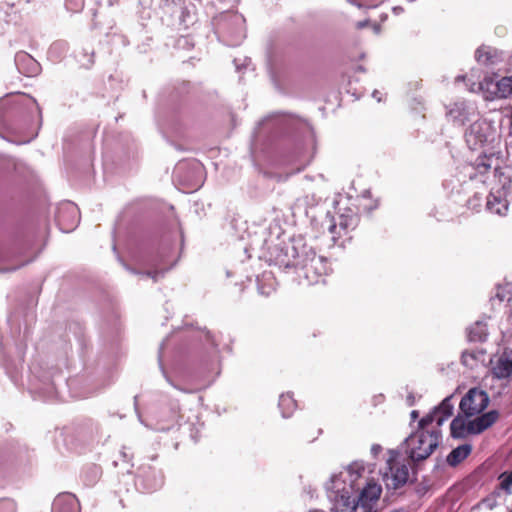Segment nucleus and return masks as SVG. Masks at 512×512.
Instances as JSON below:
<instances>
[{"mask_svg": "<svg viewBox=\"0 0 512 512\" xmlns=\"http://www.w3.org/2000/svg\"><path fill=\"white\" fill-rule=\"evenodd\" d=\"M347 235L344 234L342 230L337 229L334 234H332V240L333 242H337L340 238L346 237Z\"/></svg>", "mask_w": 512, "mask_h": 512, "instance_id": "25", "label": "nucleus"}, {"mask_svg": "<svg viewBox=\"0 0 512 512\" xmlns=\"http://www.w3.org/2000/svg\"><path fill=\"white\" fill-rule=\"evenodd\" d=\"M499 413L496 410L489 411L468 423L469 433L479 434L491 427L498 419Z\"/></svg>", "mask_w": 512, "mask_h": 512, "instance_id": "10", "label": "nucleus"}, {"mask_svg": "<svg viewBox=\"0 0 512 512\" xmlns=\"http://www.w3.org/2000/svg\"><path fill=\"white\" fill-rule=\"evenodd\" d=\"M365 512H372L371 507H369V509L366 510Z\"/></svg>", "mask_w": 512, "mask_h": 512, "instance_id": "32", "label": "nucleus"}, {"mask_svg": "<svg viewBox=\"0 0 512 512\" xmlns=\"http://www.w3.org/2000/svg\"><path fill=\"white\" fill-rule=\"evenodd\" d=\"M52 512H80L79 501L71 493L59 494L53 501Z\"/></svg>", "mask_w": 512, "mask_h": 512, "instance_id": "9", "label": "nucleus"}, {"mask_svg": "<svg viewBox=\"0 0 512 512\" xmlns=\"http://www.w3.org/2000/svg\"><path fill=\"white\" fill-rule=\"evenodd\" d=\"M65 6L67 10L77 13L80 12L84 7V0H66Z\"/></svg>", "mask_w": 512, "mask_h": 512, "instance_id": "22", "label": "nucleus"}, {"mask_svg": "<svg viewBox=\"0 0 512 512\" xmlns=\"http://www.w3.org/2000/svg\"><path fill=\"white\" fill-rule=\"evenodd\" d=\"M472 446L469 444H463L453 449L447 456V463L451 467H456L458 464L463 462L471 453Z\"/></svg>", "mask_w": 512, "mask_h": 512, "instance_id": "14", "label": "nucleus"}, {"mask_svg": "<svg viewBox=\"0 0 512 512\" xmlns=\"http://www.w3.org/2000/svg\"><path fill=\"white\" fill-rule=\"evenodd\" d=\"M362 197H363V201L370 200V198H371V192H370V191H365V192L363 193V196H362Z\"/></svg>", "mask_w": 512, "mask_h": 512, "instance_id": "28", "label": "nucleus"}, {"mask_svg": "<svg viewBox=\"0 0 512 512\" xmlns=\"http://www.w3.org/2000/svg\"><path fill=\"white\" fill-rule=\"evenodd\" d=\"M136 484L145 492H152L162 485V477L151 466H142L136 475Z\"/></svg>", "mask_w": 512, "mask_h": 512, "instance_id": "7", "label": "nucleus"}, {"mask_svg": "<svg viewBox=\"0 0 512 512\" xmlns=\"http://www.w3.org/2000/svg\"><path fill=\"white\" fill-rule=\"evenodd\" d=\"M452 396L446 397L433 412L424 416L419 424L421 427H429L433 422H436V427H439L453 414V404L451 402Z\"/></svg>", "mask_w": 512, "mask_h": 512, "instance_id": "6", "label": "nucleus"}, {"mask_svg": "<svg viewBox=\"0 0 512 512\" xmlns=\"http://www.w3.org/2000/svg\"><path fill=\"white\" fill-rule=\"evenodd\" d=\"M486 206L491 213L498 215H504L508 210L507 200L503 199L501 196L495 195L494 193H490L488 195Z\"/></svg>", "mask_w": 512, "mask_h": 512, "instance_id": "15", "label": "nucleus"}, {"mask_svg": "<svg viewBox=\"0 0 512 512\" xmlns=\"http://www.w3.org/2000/svg\"><path fill=\"white\" fill-rule=\"evenodd\" d=\"M0 512H16V506L14 502L10 500L0 501Z\"/></svg>", "mask_w": 512, "mask_h": 512, "instance_id": "23", "label": "nucleus"}, {"mask_svg": "<svg viewBox=\"0 0 512 512\" xmlns=\"http://www.w3.org/2000/svg\"><path fill=\"white\" fill-rule=\"evenodd\" d=\"M158 274H159L158 272H151V271H148L145 273L146 276L151 277L154 281L157 280Z\"/></svg>", "mask_w": 512, "mask_h": 512, "instance_id": "26", "label": "nucleus"}, {"mask_svg": "<svg viewBox=\"0 0 512 512\" xmlns=\"http://www.w3.org/2000/svg\"><path fill=\"white\" fill-rule=\"evenodd\" d=\"M501 170L504 171L501 175V181L499 178L497 179L504 189L509 188L512 182V168L510 166H504L501 167Z\"/></svg>", "mask_w": 512, "mask_h": 512, "instance_id": "20", "label": "nucleus"}, {"mask_svg": "<svg viewBox=\"0 0 512 512\" xmlns=\"http://www.w3.org/2000/svg\"><path fill=\"white\" fill-rule=\"evenodd\" d=\"M310 512H324L322 510H314V511H310Z\"/></svg>", "mask_w": 512, "mask_h": 512, "instance_id": "31", "label": "nucleus"}, {"mask_svg": "<svg viewBox=\"0 0 512 512\" xmlns=\"http://www.w3.org/2000/svg\"><path fill=\"white\" fill-rule=\"evenodd\" d=\"M382 487L374 479L367 482L359 495V502L362 506H369L371 502H375L380 498Z\"/></svg>", "mask_w": 512, "mask_h": 512, "instance_id": "12", "label": "nucleus"}, {"mask_svg": "<svg viewBox=\"0 0 512 512\" xmlns=\"http://www.w3.org/2000/svg\"><path fill=\"white\" fill-rule=\"evenodd\" d=\"M418 426V430L406 439L407 453L414 462L427 459L438 447L441 438L439 429Z\"/></svg>", "mask_w": 512, "mask_h": 512, "instance_id": "1", "label": "nucleus"}, {"mask_svg": "<svg viewBox=\"0 0 512 512\" xmlns=\"http://www.w3.org/2000/svg\"><path fill=\"white\" fill-rule=\"evenodd\" d=\"M491 372L497 379L512 377V359L506 354L501 355L492 367Z\"/></svg>", "mask_w": 512, "mask_h": 512, "instance_id": "13", "label": "nucleus"}, {"mask_svg": "<svg viewBox=\"0 0 512 512\" xmlns=\"http://www.w3.org/2000/svg\"><path fill=\"white\" fill-rule=\"evenodd\" d=\"M304 278L309 285L325 283V277L331 271L328 260L315 253L307 256L301 267Z\"/></svg>", "mask_w": 512, "mask_h": 512, "instance_id": "3", "label": "nucleus"}, {"mask_svg": "<svg viewBox=\"0 0 512 512\" xmlns=\"http://www.w3.org/2000/svg\"><path fill=\"white\" fill-rule=\"evenodd\" d=\"M73 225H74V223H73L71 226L66 227L65 229H66L67 231H69V230H71V229H72Z\"/></svg>", "mask_w": 512, "mask_h": 512, "instance_id": "30", "label": "nucleus"}, {"mask_svg": "<svg viewBox=\"0 0 512 512\" xmlns=\"http://www.w3.org/2000/svg\"><path fill=\"white\" fill-rule=\"evenodd\" d=\"M379 205V201L378 200H374L373 201V204H368V203H363L362 206H363V209L364 210H367V211H372L374 209H376Z\"/></svg>", "mask_w": 512, "mask_h": 512, "instance_id": "24", "label": "nucleus"}, {"mask_svg": "<svg viewBox=\"0 0 512 512\" xmlns=\"http://www.w3.org/2000/svg\"><path fill=\"white\" fill-rule=\"evenodd\" d=\"M488 404V394L485 391L473 388L462 398L460 409L467 417H471L481 413Z\"/></svg>", "mask_w": 512, "mask_h": 512, "instance_id": "4", "label": "nucleus"}, {"mask_svg": "<svg viewBox=\"0 0 512 512\" xmlns=\"http://www.w3.org/2000/svg\"><path fill=\"white\" fill-rule=\"evenodd\" d=\"M390 477L387 476V486L393 489H398L406 482L409 478V468L405 463H398L389 461Z\"/></svg>", "mask_w": 512, "mask_h": 512, "instance_id": "8", "label": "nucleus"}, {"mask_svg": "<svg viewBox=\"0 0 512 512\" xmlns=\"http://www.w3.org/2000/svg\"><path fill=\"white\" fill-rule=\"evenodd\" d=\"M451 436L454 438H462L465 436L466 432H469L468 425H466L465 420L457 416L455 417L450 424Z\"/></svg>", "mask_w": 512, "mask_h": 512, "instance_id": "17", "label": "nucleus"}, {"mask_svg": "<svg viewBox=\"0 0 512 512\" xmlns=\"http://www.w3.org/2000/svg\"><path fill=\"white\" fill-rule=\"evenodd\" d=\"M359 224V217L356 214H341L337 222L329 226V232L334 234L337 229L342 230L347 236L356 229Z\"/></svg>", "mask_w": 512, "mask_h": 512, "instance_id": "11", "label": "nucleus"}, {"mask_svg": "<svg viewBox=\"0 0 512 512\" xmlns=\"http://www.w3.org/2000/svg\"><path fill=\"white\" fill-rule=\"evenodd\" d=\"M465 140L468 146L473 149H499L501 135L497 128L486 119H479L473 122L465 133Z\"/></svg>", "mask_w": 512, "mask_h": 512, "instance_id": "2", "label": "nucleus"}, {"mask_svg": "<svg viewBox=\"0 0 512 512\" xmlns=\"http://www.w3.org/2000/svg\"><path fill=\"white\" fill-rule=\"evenodd\" d=\"M278 406L284 418L290 417L297 409V402L290 393H283L279 397Z\"/></svg>", "mask_w": 512, "mask_h": 512, "instance_id": "16", "label": "nucleus"}, {"mask_svg": "<svg viewBox=\"0 0 512 512\" xmlns=\"http://www.w3.org/2000/svg\"><path fill=\"white\" fill-rule=\"evenodd\" d=\"M64 215H65V211L61 210L57 216L59 225H62V219H63Z\"/></svg>", "mask_w": 512, "mask_h": 512, "instance_id": "27", "label": "nucleus"}, {"mask_svg": "<svg viewBox=\"0 0 512 512\" xmlns=\"http://www.w3.org/2000/svg\"><path fill=\"white\" fill-rule=\"evenodd\" d=\"M500 162V151L498 149H485L484 153L475 160L474 168L481 175H485L493 169L494 176L501 180L504 171L501 170Z\"/></svg>", "mask_w": 512, "mask_h": 512, "instance_id": "5", "label": "nucleus"}, {"mask_svg": "<svg viewBox=\"0 0 512 512\" xmlns=\"http://www.w3.org/2000/svg\"><path fill=\"white\" fill-rule=\"evenodd\" d=\"M449 115L457 122L459 125H464L468 120L466 108L463 104H455L453 108L449 110Z\"/></svg>", "mask_w": 512, "mask_h": 512, "instance_id": "18", "label": "nucleus"}, {"mask_svg": "<svg viewBox=\"0 0 512 512\" xmlns=\"http://www.w3.org/2000/svg\"><path fill=\"white\" fill-rule=\"evenodd\" d=\"M418 415H419V413H418V411H416V410H413V411L411 412V418H412L413 420H415L416 418H418Z\"/></svg>", "mask_w": 512, "mask_h": 512, "instance_id": "29", "label": "nucleus"}, {"mask_svg": "<svg viewBox=\"0 0 512 512\" xmlns=\"http://www.w3.org/2000/svg\"><path fill=\"white\" fill-rule=\"evenodd\" d=\"M497 90L500 97H508L512 94V76L503 77L497 82Z\"/></svg>", "mask_w": 512, "mask_h": 512, "instance_id": "19", "label": "nucleus"}, {"mask_svg": "<svg viewBox=\"0 0 512 512\" xmlns=\"http://www.w3.org/2000/svg\"><path fill=\"white\" fill-rule=\"evenodd\" d=\"M499 480L501 489L509 491L512 487V470L510 472L500 474Z\"/></svg>", "mask_w": 512, "mask_h": 512, "instance_id": "21", "label": "nucleus"}]
</instances>
